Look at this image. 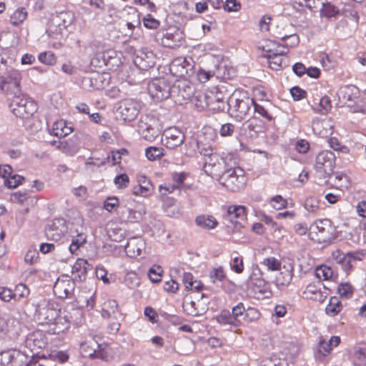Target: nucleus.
<instances>
[{"label": "nucleus", "instance_id": "09e8293b", "mask_svg": "<svg viewBox=\"0 0 366 366\" xmlns=\"http://www.w3.org/2000/svg\"><path fill=\"white\" fill-rule=\"evenodd\" d=\"M38 60L42 64L53 66L56 63V56L54 52L44 51L39 54Z\"/></svg>", "mask_w": 366, "mask_h": 366}, {"label": "nucleus", "instance_id": "69168bd1", "mask_svg": "<svg viewBox=\"0 0 366 366\" xmlns=\"http://www.w3.org/2000/svg\"><path fill=\"white\" fill-rule=\"evenodd\" d=\"M253 108L255 113L259 114L267 122H271L273 119L272 114L264 107L257 104L255 102Z\"/></svg>", "mask_w": 366, "mask_h": 366}, {"label": "nucleus", "instance_id": "8fccbe9b", "mask_svg": "<svg viewBox=\"0 0 366 366\" xmlns=\"http://www.w3.org/2000/svg\"><path fill=\"white\" fill-rule=\"evenodd\" d=\"M261 263L271 271H277L282 267L280 261L274 257L264 258Z\"/></svg>", "mask_w": 366, "mask_h": 366}, {"label": "nucleus", "instance_id": "cd10ccee", "mask_svg": "<svg viewBox=\"0 0 366 366\" xmlns=\"http://www.w3.org/2000/svg\"><path fill=\"white\" fill-rule=\"evenodd\" d=\"M341 342L339 336H332L328 342L321 340L318 345V354L322 356H327L332 350L333 347H337Z\"/></svg>", "mask_w": 366, "mask_h": 366}, {"label": "nucleus", "instance_id": "7ed1b4c3", "mask_svg": "<svg viewBox=\"0 0 366 366\" xmlns=\"http://www.w3.org/2000/svg\"><path fill=\"white\" fill-rule=\"evenodd\" d=\"M137 131L144 140L152 142L161 133L160 122L154 116H143L138 122Z\"/></svg>", "mask_w": 366, "mask_h": 366}, {"label": "nucleus", "instance_id": "864d4df0", "mask_svg": "<svg viewBox=\"0 0 366 366\" xmlns=\"http://www.w3.org/2000/svg\"><path fill=\"white\" fill-rule=\"evenodd\" d=\"M142 22L144 26L149 29H157L160 26V21L150 14H147L144 16Z\"/></svg>", "mask_w": 366, "mask_h": 366}, {"label": "nucleus", "instance_id": "f257e3e1", "mask_svg": "<svg viewBox=\"0 0 366 366\" xmlns=\"http://www.w3.org/2000/svg\"><path fill=\"white\" fill-rule=\"evenodd\" d=\"M210 162L204 165L205 171L211 176L219 177L220 184L232 192H239L245 184L244 171L237 164V159L231 152H223L218 164Z\"/></svg>", "mask_w": 366, "mask_h": 366}, {"label": "nucleus", "instance_id": "37998d69", "mask_svg": "<svg viewBox=\"0 0 366 366\" xmlns=\"http://www.w3.org/2000/svg\"><path fill=\"white\" fill-rule=\"evenodd\" d=\"M352 113H366V98L363 97H357L353 102L347 105Z\"/></svg>", "mask_w": 366, "mask_h": 366}, {"label": "nucleus", "instance_id": "e433bc0d", "mask_svg": "<svg viewBox=\"0 0 366 366\" xmlns=\"http://www.w3.org/2000/svg\"><path fill=\"white\" fill-rule=\"evenodd\" d=\"M119 306L114 300H106L102 306V315L104 318H109L118 312Z\"/></svg>", "mask_w": 366, "mask_h": 366}, {"label": "nucleus", "instance_id": "dca6fc26", "mask_svg": "<svg viewBox=\"0 0 366 366\" xmlns=\"http://www.w3.org/2000/svg\"><path fill=\"white\" fill-rule=\"evenodd\" d=\"M252 290L257 299L269 298L272 295L270 283L262 277H252Z\"/></svg>", "mask_w": 366, "mask_h": 366}, {"label": "nucleus", "instance_id": "680f3d73", "mask_svg": "<svg viewBox=\"0 0 366 366\" xmlns=\"http://www.w3.org/2000/svg\"><path fill=\"white\" fill-rule=\"evenodd\" d=\"M353 287L349 283H342L338 287V293L342 297L350 298L353 295Z\"/></svg>", "mask_w": 366, "mask_h": 366}, {"label": "nucleus", "instance_id": "ea45409f", "mask_svg": "<svg viewBox=\"0 0 366 366\" xmlns=\"http://www.w3.org/2000/svg\"><path fill=\"white\" fill-rule=\"evenodd\" d=\"M230 267L232 271L237 274H241L243 272L244 266V259L242 255L239 254L238 252L234 251L231 254V260H230Z\"/></svg>", "mask_w": 366, "mask_h": 366}, {"label": "nucleus", "instance_id": "f704fd0d", "mask_svg": "<svg viewBox=\"0 0 366 366\" xmlns=\"http://www.w3.org/2000/svg\"><path fill=\"white\" fill-rule=\"evenodd\" d=\"M247 129L255 134L264 132L267 129L265 120L254 116L247 121Z\"/></svg>", "mask_w": 366, "mask_h": 366}, {"label": "nucleus", "instance_id": "a878e982", "mask_svg": "<svg viewBox=\"0 0 366 366\" xmlns=\"http://www.w3.org/2000/svg\"><path fill=\"white\" fill-rule=\"evenodd\" d=\"M331 257L337 264L341 265L345 271L347 272L352 269V264L349 252L344 254L340 249H336L332 252Z\"/></svg>", "mask_w": 366, "mask_h": 366}, {"label": "nucleus", "instance_id": "79ce46f5", "mask_svg": "<svg viewBox=\"0 0 366 366\" xmlns=\"http://www.w3.org/2000/svg\"><path fill=\"white\" fill-rule=\"evenodd\" d=\"M28 16V12L24 7H19L10 16V23L13 26H19L24 23Z\"/></svg>", "mask_w": 366, "mask_h": 366}, {"label": "nucleus", "instance_id": "0e129e2a", "mask_svg": "<svg viewBox=\"0 0 366 366\" xmlns=\"http://www.w3.org/2000/svg\"><path fill=\"white\" fill-rule=\"evenodd\" d=\"M214 76V72L213 71H206L200 68L197 71V79L201 83H206Z\"/></svg>", "mask_w": 366, "mask_h": 366}, {"label": "nucleus", "instance_id": "4be33fe9", "mask_svg": "<svg viewBox=\"0 0 366 366\" xmlns=\"http://www.w3.org/2000/svg\"><path fill=\"white\" fill-rule=\"evenodd\" d=\"M287 54V51H285L276 56L269 55V58H267L268 66L274 71H280L287 67L290 64V59Z\"/></svg>", "mask_w": 366, "mask_h": 366}, {"label": "nucleus", "instance_id": "3c124183", "mask_svg": "<svg viewBox=\"0 0 366 366\" xmlns=\"http://www.w3.org/2000/svg\"><path fill=\"white\" fill-rule=\"evenodd\" d=\"M24 181V177L19 174H11L6 180L4 181V184L8 188L14 189L19 185L22 184Z\"/></svg>", "mask_w": 366, "mask_h": 366}, {"label": "nucleus", "instance_id": "2eb2a0df", "mask_svg": "<svg viewBox=\"0 0 366 366\" xmlns=\"http://www.w3.org/2000/svg\"><path fill=\"white\" fill-rule=\"evenodd\" d=\"M26 355L20 350L9 349L0 352V365L3 366H21Z\"/></svg>", "mask_w": 366, "mask_h": 366}, {"label": "nucleus", "instance_id": "338daca9", "mask_svg": "<svg viewBox=\"0 0 366 366\" xmlns=\"http://www.w3.org/2000/svg\"><path fill=\"white\" fill-rule=\"evenodd\" d=\"M235 126L232 123L222 124L219 129V134L222 137H232L234 132Z\"/></svg>", "mask_w": 366, "mask_h": 366}, {"label": "nucleus", "instance_id": "72a5a7b5", "mask_svg": "<svg viewBox=\"0 0 366 366\" xmlns=\"http://www.w3.org/2000/svg\"><path fill=\"white\" fill-rule=\"evenodd\" d=\"M72 131L73 129L68 126L66 122L63 119L55 122L52 127V132L56 137H66L71 134Z\"/></svg>", "mask_w": 366, "mask_h": 366}, {"label": "nucleus", "instance_id": "7c9ffc66", "mask_svg": "<svg viewBox=\"0 0 366 366\" xmlns=\"http://www.w3.org/2000/svg\"><path fill=\"white\" fill-rule=\"evenodd\" d=\"M195 223L199 227L205 229H213L218 225V222L212 215H199L195 219Z\"/></svg>", "mask_w": 366, "mask_h": 366}, {"label": "nucleus", "instance_id": "393cba45", "mask_svg": "<svg viewBox=\"0 0 366 366\" xmlns=\"http://www.w3.org/2000/svg\"><path fill=\"white\" fill-rule=\"evenodd\" d=\"M227 215L230 221L239 222L247 218V209L243 205H229L227 207Z\"/></svg>", "mask_w": 366, "mask_h": 366}, {"label": "nucleus", "instance_id": "6ab92c4d", "mask_svg": "<svg viewBox=\"0 0 366 366\" xmlns=\"http://www.w3.org/2000/svg\"><path fill=\"white\" fill-rule=\"evenodd\" d=\"M90 269H92V265L89 264L86 259H77L71 267L74 280L79 282L84 280L88 271Z\"/></svg>", "mask_w": 366, "mask_h": 366}, {"label": "nucleus", "instance_id": "58836bf2", "mask_svg": "<svg viewBox=\"0 0 366 366\" xmlns=\"http://www.w3.org/2000/svg\"><path fill=\"white\" fill-rule=\"evenodd\" d=\"M54 325L53 332L55 334H59L65 332L69 328L70 322L65 317L61 315L59 313L57 315L55 320L51 322Z\"/></svg>", "mask_w": 366, "mask_h": 366}, {"label": "nucleus", "instance_id": "20e7f679", "mask_svg": "<svg viewBox=\"0 0 366 366\" xmlns=\"http://www.w3.org/2000/svg\"><path fill=\"white\" fill-rule=\"evenodd\" d=\"M202 98V96H199ZM204 104H201L202 109H207L214 112H222L225 109L226 94L219 86L207 91L202 97Z\"/></svg>", "mask_w": 366, "mask_h": 366}, {"label": "nucleus", "instance_id": "a18cd8bd", "mask_svg": "<svg viewBox=\"0 0 366 366\" xmlns=\"http://www.w3.org/2000/svg\"><path fill=\"white\" fill-rule=\"evenodd\" d=\"M269 203L270 206L276 209L281 210L283 209H286L288 205L287 200L283 198L281 195L277 194L272 197H271L269 200Z\"/></svg>", "mask_w": 366, "mask_h": 366}, {"label": "nucleus", "instance_id": "423d86ee", "mask_svg": "<svg viewBox=\"0 0 366 366\" xmlns=\"http://www.w3.org/2000/svg\"><path fill=\"white\" fill-rule=\"evenodd\" d=\"M335 166L336 157L332 152L322 150L316 156L314 168L323 177H330L333 173Z\"/></svg>", "mask_w": 366, "mask_h": 366}, {"label": "nucleus", "instance_id": "de8ad7c7", "mask_svg": "<svg viewBox=\"0 0 366 366\" xmlns=\"http://www.w3.org/2000/svg\"><path fill=\"white\" fill-rule=\"evenodd\" d=\"M56 149L60 150L62 153L65 154L67 156L72 157L75 155L78 149L72 144H69L66 141H61V142H57Z\"/></svg>", "mask_w": 366, "mask_h": 366}, {"label": "nucleus", "instance_id": "4468645a", "mask_svg": "<svg viewBox=\"0 0 366 366\" xmlns=\"http://www.w3.org/2000/svg\"><path fill=\"white\" fill-rule=\"evenodd\" d=\"M163 136L164 138L162 139V143L167 149H170L180 147L185 139L183 132L176 127L166 129Z\"/></svg>", "mask_w": 366, "mask_h": 366}, {"label": "nucleus", "instance_id": "9b49d317", "mask_svg": "<svg viewBox=\"0 0 366 366\" xmlns=\"http://www.w3.org/2000/svg\"><path fill=\"white\" fill-rule=\"evenodd\" d=\"M22 79L21 72L16 69L9 70L4 75L0 76V90L4 94H9L13 88L19 89Z\"/></svg>", "mask_w": 366, "mask_h": 366}, {"label": "nucleus", "instance_id": "0eeeda50", "mask_svg": "<svg viewBox=\"0 0 366 366\" xmlns=\"http://www.w3.org/2000/svg\"><path fill=\"white\" fill-rule=\"evenodd\" d=\"M311 234H316L318 242H327L336 237V227L329 219L315 221L310 227Z\"/></svg>", "mask_w": 366, "mask_h": 366}, {"label": "nucleus", "instance_id": "39448f33", "mask_svg": "<svg viewBox=\"0 0 366 366\" xmlns=\"http://www.w3.org/2000/svg\"><path fill=\"white\" fill-rule=\"evenodd\" d=\"M13 114L21 119H28L37 111V104L31 98L25 96H16L10 104Z\"/></svg>", "mask_w": 366, "mask_h": 366}, {"label": "nucleus", "instance_id": "6e6d98bb", "mask_svg": "<svg viewBox=\"0 0 366 366\" xmlns=\"http://www.w3.org/2000/svg\"><path fill=\"white\" fill-rule=\"evenodd\" d=\"M321 13L323 16L331 18L339 14V9L330 3L322 4Z\"/></svg>", "mask_w": 366, "mask_h": 366}, {"label": "nucleus", "instance_id": "f8f14e48", "mask_svg": "<svg viewBox=\"0 0 366 366\" xmlns=\"http://www.w3.org/2000/svg\"><path fill=\"white\" fill-rule=\"evenodd\" d=\"M254 104V99L247 96L236 99L232 107V117L239 122L244 120L249 115Z\"/></svg>", "mask_w": 366, "mask_h": 366}, {"label": "nucleus", "instance_id": "9d476101", "mask_svg": "<svg viewBox=\"0 0 366 366\" xmlns=\"http://www.w3.org/2000/svg\"><path fill=\"white\" fill-rule=\"evenodd\" d=\"M148 92L157 102L167 99L170 95V86L164 78H157L149 83Z\"/></svg>", "mask_w": 366, "mask_h": 366}, {"label": "nucleus", "instance_id": "c85d7f7f", "mask_svg": "<svg viewBox=\"0 0 366 366\" xmlns=\"http://www.w3.org/2000/svg\"><path fill=\"white\" fill-rule=\"evenodd\" d=\"M128 215L125 219L126 222L137 223L141 221L147 213L144 205L139 204L134 209H127Z\"/></svg>", "mask_w": 366, "mask_h": 366}, {"label": "nucleus", "instance_id": "aec40b11", "mask_svg": "<svg viewBox=\"0 0 366 366\" xmlns=\"http://www.w3.org/2000/svg\"><path fill=\"white\" fill-rule=\"evenodd\" d=\"M337 95L340 101L348 105L360 96V91L355 85H345L339 89Z\"/></svg>", "mask_w": 366, "mask_h": 366}, {"label": "nucleus", "instance_id": "c9c22d12", "mask_svg": "<svg viewBox=\"0 0 366 366\" xmlns=\"http://www.w3.org/2000/svg\"><path fill=\"white\" fill-rule=\"evenodd\" d=\"M145 157L151 162H155L161 159L165 156V150L162 147L150 146L145 149Z\"/></svg>", "mask_w": 366, "mask_h": 366}, {"label": "nucleus", "instance_id": "13d9d810", "mask_svg": "<svg viewBox=\"0 0 366 366\" xmlns=\"http://www.w3.org/2000/svg\"><path fill=\"white\" fill-rule=\"evenodd\" d=\"M305 209L310 212H315L320 208V202L315 197H309L305 202Z\"/></svg>", "mask_w": 366, "mask_h": 366}, {"label": "nucleus", "instance_id": "f03ea898", "mask_svg": "<svg viewBox=\"0 0 366 366\" xmlns=\"http://www.w3.org/2000/svg\"><path fill=\"white\" fill-rule=\"evenodd\" d=\"M109 345L106 342L99 343L94 337L84 340L80 345L82 356L90 359L109 361L111 357Z\"/></svg>", "mask_w": 366, "mask_h": 366}, {"label": "nucleus", "instance_id": "f3484780", "mask_svg": "<svg viewBox=\"0 0 366 366\" xmlns=\"http://www.w3.org/2000/svg\"><path fill=\"white\" fill-rule=\"evenodd\" d=\"M294 276V267L292 264H284L276 274L274 283L280 290L287 287Z\"/></svg>", "mask_w": 366, "mask_h": 366}, {"label": "nucleus", "instance_id": "603ef678", "mask_svg": "<svg viewBox=\"0 0 366 366\" xmlns=\"http://www.w3.org/2000/svg\"><path fill=\"white\" fill-rule=\"evenodd\" d=\"M162 268L160 266L154 265L149 269L148 277L152 282H159L162 277Z\"/></svg>", "mask_w": 366, "mask_h": 366}, {"label": "nucleus", "instance_id": "1a4fd4ad", "mask_svg": "<svg viewBox=\"0 0 366 366\" xmlns=\"http://www.w3.org/2000/svg\"><path fill=\"white\" fill-rule=\"evenodd\" d=\"M204 139H199L197 142V149L199 153L204 156H209V161L212 158L213 160L211 162L212 164H218L220 162V157L217 154H213V147L210 144V142H214L218 139L216 131L212 128H207L204 129L203 132ZM208 163V162H207Z\"/></svg>", "mask_w": 366, "mask_h": 366}, {"label": "nucleus", "instance_id": "052dcab7", "mask_svg": "<svg viewBox=\"0 0 366 366\" xmlns=\"http://www.w3.org/2000/svg\"><path fill=\"white\" fill-rule=\"evenodd\" d=\"M124 282L131 289L138 287L140 284L139 278L135 272H128L125 277Z\"/></svg>", "mask_w": 366, "mask_h": 366}, {"label": "nucleus", "instance_id": "e2e57ef3", "mask_svg": "<svg viewBox=\"0 0 366 366\" xmlns=\"http://www.w3.org/2000/svg\"><path fill=\"white\" fill-rule=\"evenodd\" d=\"M119 205V199L115 197H109L104 202V208L109 212L116 210Z\"/></svg>", "mask_w": 366, "mask_h": 366}, {"label": "nucleus", "instance_id": "473e14b6", "mask_svg": "<svg viewBox=\"0 0 366 366\" xmlns=\"http://www.w3.org/2000/svg\"><path fill=\"white\" fill-rule=\"evenodd\" d=\"M343 309V305L340 300L335 296L330 298L329 302L325 307V313L330 317H335Z\"/></svg>", "mask_w": 366, "mask_h": 366}, {"label": "nucleus", "instance_id": "ddd939ff", "mask_svg": "<svg viewBox=\"0 0 366 366\" xmlns=\"http://www.w3.org/2000/svg\"><path fill=\"white\" fill-rule=\"evenodd\" d=\"M74 288V281L68 275H61L56 281L53 291L58 298L64 299L71 296Z\"/></svg>", "mask_w": 366, "mask_h": 366}, {"label": "nucleus", "instance_id": "5701e85b", "mask_svg": "<svg viewBox=\"0 0 366 366\" xmlns=\"http://www.w3.org/2000/svg\"><path fill=\"white\" fill-rule=\"evenodd\" d=\"M189 62L185 57L179 56L174 59L170 65V72L177 77L184 76L187 73Z\"/></svg>", "mask_w": 366, "mask_h": 366}, {"label": "nucleus", "instance_id": "bf43d9fd", "mask_svg": "<svg viewBox=\"0 0 366 366\" xmlns=\"http://www.w3.org/2000/svg\"><path fill=\"white\" fill-rule=\"evenodd\" d=\"M226 274L222 267L214 268L210 272V278L213 283L217 281L222 282L226 279Z\"/></svg>", "mask_w": 366, "mask_h": 366}, {"label": "nucleus", "instance_id": "c03bdc74", "mask_svg": "<svg viewBox=\"0 0 366 366\" xmlns=\"http://www.w3.org/2000/svg\"><path fill=\"white\" fill-rule=\"evenodd\" d=\"M30 293L29 287L24 284H18L13 291V300L14 301H20L26 298Z\"/></svg>", "mask_w": 366, "mask_h": 366}, {"label": "nucleus", "instance_id": "412c9836", "mask_svg": "<svg viewBox=\"0 0 366 366\" xmlns=\"http://www.w3.org/2000/svg\"><path fill=\"white\" fill-rule=\"evenodd\" d=\"M58 314L59 311L49 305L39 307L36 310L37 319L42 325H51V322L55 320Z\"/></svg>", "mask_w": 366, "mask_h": 366}, {"label": "nucleus", "instance_id": "5fc2aeb1", "mask_svg": "<svg viewBox=\"0 0 366 366\" xmlns=\"http://www.w3.org/2000/svg\"><path fill=\"white\" fill-rule=\"evenodd\" d=\"M329 146L334 150L347 154L350 152L349 148L345 145H342L337 137H330L327 140Z\"/></svg>", "mask_w": 366, "mask_h": 366}, {"label": "nucleus", "instance_id": "bb28decb", "mask_svg": "<svg viewBox=\"0 0 366 366\" xmlns=\"http://www.w3.org/2000/svg\"><path fill=\"white\" fill-rule=\"evenodd\" d=\"M177 189L178 186L173 184H164L159 186V192L161 198L168 208L174 204L176 199L174 198L167 197V195L172 194Z\"/></svg>", "mask_w": 366, "mask_h": 366}, {"label": "nucleus", "instance_id": "6e6552de", "mask_svg": "<svg viewBox=\"0 0 366 366\" xmlns=\"http://www.w3.org/2000/svg\"><path fill=\"white\" fill-rule=\"evenodd\" d=\"M142 108L141 102L134 99L122 100L117 109V118L124 122L134 121Z\"/></svg>", "mask_w": 366, "mask_h": 366}, {"label": "nucleus", "instance_id": "4c0bfd02", "mask_svg": "<svg viewBox=\"0 0 366 366\" xmlns=\"http://www.w3.org/2000/svg\"><path fill=\"white\" fill-rule=\"evenodd\" d=\"M315 274L320 281L332 280L334 271L332 267L326 264H322L315 268Z\"/></svg>", "mask_w": 366, "mask_h": 366}, {"label": "nucleus", "instance_id": "a19ab883", "mask_svg": "<svg viewBox=\"0 0 366 366\" xmlns=\"http://www.w3.org/2000/svg\"><path fill=\"white\" fill-rule=\"evenodd\" d=\"M217 320L222 325H230L237 327L240 325L239 320H236L232 316V313L227 310H223L221 313L217 316Z\"/></svg>", "mask_w": 366, "mask_h": 366}, {"label": "nucleus", "instance_id": "4d7b16f0", "mask_svg": "<svg viewBox=\"0 0 366 366\" xmlns=\"http://www.w3.org/2000/svg\"><path fill=\"white\" fill-rule=\"evenodd\" d=\"M188 177L189 173L184 172H174L172 174V179L174 183V184L178 186L177 189H180L181 188L184 187V182Z\"/></svg>", "mask_w": 366, "mask_h": 366}, {"label": "nucleus", "instance_id": "774afa93", "mask_svg": "<svg viewBox=\"0 0 366 366\" xmlns=\"http://www.w3.org/2000/svg\"><path fill=\"white\" fill-rule=\"evenodd\" d=\"M114 182L117 188H126L129 183V178L127 174H122L114 178Z\"/></svg>", "mask_w": 366, "mask_h": 366}, {"label": "nucleus", "instance_id": "b1692460", "mask_svg": "<svg viewBox=\"0 0 366 366\" xmlns=\"http://www.w3.org/2000/svg\"><path fill=\"white\" fill-rule=\"evenodd\" d=\"M138 185L133 188V194L142 197H148L153 190L151 181L146 176H140L138 178Z\"/></svg>", "mask_w": 366, "mask_h": 366}, {"label": "nucleus", "instance_id": "c756f323", "mask_svg": "<svg viewBox=\"0 0 366 366\" xmlns=\"http://www.w3.org/2000/svg\"><path fill=\"white\" fill-rule=\"evenodd\" d=\"M280 49L281 45L279 43L272 40H266L262 46V56L267 59L269 58V55L273 56L285 51Z\"/></svg>", "mask_w": 366, "mask_h": 366}, {"label": "nucleus", "instance_id": "2f4dec72", "mask_svg": "<svg viewBox=\"0 0 366 366\" xmlns=\"http://www.w3.org/2000/svg\"><path fill=\"white\" fill-rule=\"evenodd\" d=\"M303 297L305 299L320 300L322 298V292L320 287V283H310L302 292Z\"/></svg>", "mask_w": 366, "mask_h": 366}, {"label": "nucleus", "instance_id": "49530a36", "mask_svg": "<svg viewBox=\"0 0 366 366\" xmlns=\"http://www.w3.org/2000/svg\"><path fill=\"white\" fill-rule=\"evenodd\" d=\"M86 242V235L83 233L78 234L74 237L71 243L69 246V251L71 253L74 254L76 252L83 246Z\"/></svg>", "mask_w": 366, "mask_h": 366}, {"label": "nucleus", "instance_id": "a211bd4d", "mask_svg": "<svg viewBox=\"0 0 366 366\" xmlns=\"http://www.w3.org/2000/svg\"><path fill=\"white\" fill-rule=\"evenodd\" d=\"M26 344L34 352L35 350L45 348L48 344V338L46 332L40 330L34 331L27 337Z\"/></svg>", "mask_w": 366, "mask_h": 366}]
</instances>
